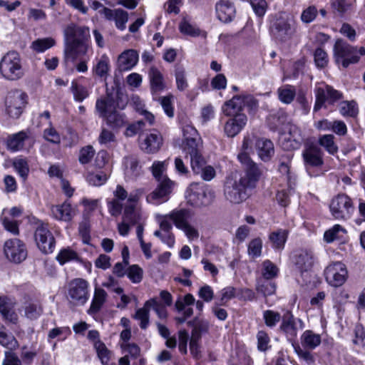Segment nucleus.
Masks as SVG:
<instances>
[{"label": "nucleus", "mask_w": 365, "mask_h": 365, "mask_svg": "<svg viewBox=\"0 0 365 365\" xmlns=\"http://www.w3.org/2000/svg\"><path fill=\"white\" fill-rule=\"evenodd\" d=\"M64 34V63L73 66L77 58L86 56L91 48L88 42L89 29L71 24L66 26Z\"/></svg>", "instance_id": "nucleus-1"}, {"label": "nucleus", "mask_w": 365, "mask_h": 365, "mask_svg": "<svg viewBox=\"0 0 365 365\" xmlns=\"http://www.w3.org/2000/svg\"><path fill=\"white\" fill-rule=\"evenodd\" d=\"M240 159L245 172V175L238 180L229 178L225 185V196L232 203H240L247 197V189L255 186L261 174L260 170H257L255 168L253 170V168L250 167L247 157L242 155Z\"/></svg>", "instance_id": "nucleus-2"}, {"label": "nucleus", "mask_w": 365, "mask_h": 365, "mask_svg": "<svg viewBox=\"0 0 365 365\" xmlns=\"http://www.w3.org/2000/svg\"><path fill=\"white\" fill-rule=\"evenodd\" d=\"M25 68L20 54L15 51H9L0 60V74L7 81H14L22 78Z\"/></svg>", "instance_id": "nucleus-3"}, {"label": "nucleus", "mask_w": 365, "mask_h": 365, "mask_svg": "<svg viewBox=\"0 0 365 365\" xmlns=\"http://www.w3.org/2000/svg\"><path fill=\"white\" fill-rule=\"evenodd\" d=\"M96 109L100 117L105 118L107 124L113 128L122 127L127 123L125 115L115 109V102L110 96L98 99Z\"/></svg>", "instance_id": "nucleus-4"}, {"label": "nucleus", "mask_w": 365, "mask_h": 365, "mask_svg": "<svg viewBox=\"0 0 365 365\" xmlns=\"http://www.w3.org/2000/svg\"><path fill=\"white\" fill-rule=\"evenodd\" d=\"M365 54V48L361 47L359 50L349 45L342 39H337L334 46V56L337 63H341L344 68L348 67L351 63L358 62L360 56Z\"/></svg>", "instance_id": "nucleus-5"}, {"label": "nucleus", "mask_w": 365, "mask_h": 365, "mask_svg": "<svg viewBox=\"0 0 365 365\" xmlns=\"http://www.w3.org/2000/svg\"><path fill=\"white\" fill-rule=\"evenodd\" d=\"M215 195L214 190L208 185L200 183H192L186 191L187 203L196 207L210 205Z\"/></svg>", "instance_id": "nucleus-6"}, {"label": "nucleus", "mask_w": 365, "mask_h": 365, "mask_svg": "<svg viewBox=\"0 0 365 365\" xmlns=\"http://www.w3.org/2000/svg\"><path fill=\"white\" fill-rule=\"evenodd\" d=\"M192 216L191 211L186 208L175 209L168 213L175 227L182 231L189 240L199 237L198 230L190 223Z\"/></svg>", "instance_id": "nucleus-7"}, {"label": "nucleus", "mask_w": 365, "mask_h": 365, "mask_svg": "<svg viewBox=\"0 0 365 365\" xmlns=\"http://www.w3.org/2000/svg\"><path fill=\"white\" fill-rule=\"evenodd\" d=\"M28 103L27 94L19 89L7 93L4 100V111L12 118H18Z\"/></svg>", "instance_id": "nucleus-8"}, {"label": "nucleus", "mask_w": 365, "mask_h": 365, "mask_svg": "<svg viewBox=\"0 0 365 365\" xmlns=\"http://www.w3.org/2000/svg\"><path fill=\"white\" fill-rule=\"evenodd\" d=\"M329 207L332 216L339 220L351 218L355 210L352 199L346 194H339L334 197Z\"/></svg>", "instance_id": "nucleus-9"}, {"label": "nucleus", "mask_w": 365, "mask_h": 365, "mask_svg": "<svg viewBox=\"0 0 365 365\" xmlns=\"http://www.w3.org/2000/svg\"><path fill=\"white\" fill-rule=\"evenodd\" d=\"M316 101L314 106V111H318L323 106L334 105L343 98V94L340 91L335 90L331 86L327 84H319L314 90Z\"/></svg>", "instance_id": "nucleus-10"}, {"label": "nucleus", "mask_w": 365, "mask_h": 365, "mask_svg": "<svg viewBox=\"0 0 365 365\" xmlns=\"http://www.w3.org/2000/svg\"><path fill=\"white\" fill-rule=\"evenodd\" d=\"M89 283L82 278L71 280L68 287V297L76 305L85 304L89 299Z\"/></svg>", "instance_id": "nucleus-11"}, {"label": "nucleus", "mask_w": 365, "mask_h": 365, "mask_svg": "<svg viewBox=\"0 0 365 365\" xmlns=\"http://www.w3.org/2000/svg\"><path fill=\"white\" fill-rule=\"evenodd\" d=\"M270 30L276 39L285 41L294 34L295 24L292 19L281 16L273 22Z\"/></svg>", "instance_id": "nucleus-12"}, {"label": "nucleus", "mask_w": 365, "mask_h": 365, "mask_svg": "<svg viewBox=\"0 0 365 365\" xmlns=\"http://www.w3.org/2000/svg\"><path fill=\"white\" fill-rule=\"evenodd\" d=\"M4 252L6 257L14 263H20L27 257L26 245L17 238L6 240L4 242Z\"/></svg>", "instance_id": "nucleus-13"}, {"label": "nucleus", "mask_w": 365, "mask_h": 365, "mask_svg": "<svg viewBox=\"0 0 365 365\" xmlns=\"http://www.w3.org/2000/svg\"><path fill=\"white\" fill-rule=\"evenodd\" d=\"M35 241L39 250L44 254L52 253L55 248V239L48 226L41 222L36 229Z\"/></svg>", "instance_id": "nucleus-14"}, {"label": "nucleus", "mask_w": 365, "mask_h": 365, "mask_svg": "<svg viewBox=\"0 0 365 365\" xmlns=\"http://www.w3.org/2000/svg\"><path fill=\"white\" fill-rule=\"evenodd\" d=\"M324 274L327 282L336 287L341 286L346 282L348 275L346 266L340 262L329 264Z\"/></svg>", "instance_id": "nucleus-15"}, {"label": "nucleus", "mask_w": 365, "mask_h": 365, "mask_svg": "<svg viewBox=\"0 0 365 365\" xmlns=\"http://www.w3.org/2000/svg\"><path fill=\"white\" fill-rule=\"evenodd\" d=\"M304 327V322L299 318H295L292 312H287L282 316L279 330L284 333L287 338L292 340L297 336L299 330Z\"/></svg>", "instance_id": "nucleus-16"}, {"label": "nucleus", "mask_w": 365, "mask_h": 365, "mask_svg": "<svg viewBox=\"0 0 365 365\" xmlns=\"http://www.w3.org/2000/svg\"><path fill=\"white\" fill-rule=\"evenodd\" d=\"M43 307L40 300L34 297L25 296L21 312L22 316L29 320H36L43 314Z\"/></svg>", "instance_id": "nucleus-17"}, {"label": "nucleus", "mask_w": 365, "mask_h": 365, "mask_svg": "<svg viewBox=\"0 0 365 365\" xmlns=\"http://www.w3.org/2000/svg\"><path fill=\"white\" fill-rule=\"evenodd\" d=\"M173 182L170 179H164L159 182L158 187L146 197L147 202L160 205L166 202L168 196L172 192Z\"/></svg>", "instance_id": "nucleus-18"}, {"label": "nucleus", "mask_w": 365, "mask_h": 365, "mask_svg": "<svg viewBox=\"0 0 365 365\" xmlns=\"http://www.w3.org/2000/svg\"><path fill=\"white\" fill-rule=\"evenodd\" d=\"M228 117L229 119L225 123L224 131L227 137L233 138L244 129L247 123V117L245 114Z\"/></svg>", "instance_id": "nucleus-19"}, {"label": "nucleus", "mask_w": 365, "mask_h": 365, "mask_svg": "<svg viewBox=\"0 0 365 365\" xmlns=\"http://www.w3.org/2000/svg\"><path fill=\"white\" fill-rule=\"evenodd\" d=\"M215 11L217 19L223 23H230L235 17L236 9L229 0H220L216 3Z\"/></svg>", "instance_id": "nucleus-20"}, {"label": "nucleus", "mask_w": 365, "mask_h": 365, "mask_svg": "<svg viewBox=\"0 0 365 365\" xmlns=\"http://www.w3.org/2000/svg\"><path fill=\"white\" fill-rule=\"evenodd\" d=\"M150 91L153 96H158L167 88L163 74L156 67L152 66L148 71Z\"/></svg>", "instance_id": "nucleus-21"}, {"label": "nucleus", "mask_w": 365, "mask_h": 365, "mask_svg": "<svg viewBox=\"0 0 365 365\" xmlns=\"http://www.w3.org/2000/svg\"><path fill=\"white\" fill-rule=\"evenodd\" d=\"M16 302L6 297H0V314L2 318L14 324H17L19 316L15 311Z\"/></svg>", "instance_id": "nucleus-22"}, {"label": "nucleus", "mask_w": 365, "mask_h": 365, "mask_svg": "<svg viewBox=\"0 0 365 365\" xmlns=\"http://www.w3.org/2000/svg\"><path fill=\"white\" fill-rule=\"evenodd\" d=\"M284 133L292 137V140L289 143V141H287L286 138H284L282 148L287 150L298 149L303 141V138L299 128L296 125L289 123Z\"/></svg>", "instance_id": "nucleus-23"}, {"label": "nucleus", "mask_w": 365, "mask_h": 365, "mask_svg": "<svg viewBox=\"0 0 365 365\" xmlns=\"http://www.w3.org/2000/svg\"><path fill=\"white\" fill-rule=\"evenodd\" d=\"M51 212L53 218L63 222L71 221L76 215L75 208L68 201H65L61 205H52Z\"/></svg>", "instance_id": "nucleus-24"}, {"label": "nucleus", "mask_w": 365, "mask_h": 365, "mask_svg": "<svg viewBox=\"0 0 365 365\" xmlns=\"http://www.w3.org/2000/svg\"><path fill=\"white\" fill-rule=\"evenodd\" d=\"M182 132L184 138L183 151L187 148H197L200 147L201 138L197 130L190 124H185L182 127Z\"/></svg>", "instance_id": "nucleus-25"}, {"label": "nucleus", "mask_w": 365, "mask_h": 365, "mask_svg": "<svg viewBox=\"0 0 365 365\" xmlns=\"http://www.w3.org/2000/svg\"><path fill=\"white\" fill-rule=\"evenodd\" d=\"M303 158L307 166L319 167L323 165V151L315 145H311L303 152Z\"/></svg>", "instance_id": "nucleus-26"}, {"label": "nucleus", "mask_w": 365, "mask_h": 365, "mask_svg": "<svg viewBox=\"0 0 365 365\" xmlns=\"http://www.w3.org/2000/svg\"><path fill=\"white\" fill-rule=\"evenodd\" d=\"M293 262L301 273L308 272L314 264L313 253L308 250H301L294 255Z\"/></svg>", "instance_id": "nucleus-27"}, {"label": "nucleus", "mask_w": 365, "mask_h": 365, "mask_svg": "<svg viewBox=\"0 0 365 365\" xmlns=\"http://www.w3.org/2000/svg\"><path fill=\"white\" fill-rule=\"evenodd\" d=\"M255 148L259 158L264 162L270 160L274 153L273 143L264 138H258L256 140Z\"/></svg>", "instance_id": "nucleus-28"}, {"label": "nucleus", "mask_w": 365, "mask_h": 365, "mask_svg": "<svg viewBox=\"0 0 365 365\" xmlns=\"http://www.w3.org/2000/svg\"><path fill=\"white\" fill-rule=\"evenodd\" d=\"M244 101L242 96H235L226 101L222 106V110L226 116H235L242 113Z\"/></svg>", "instance_id": "nucleus-29"}, {"label": "nucleus", "mask_w": 365, "mask_h": 365, "mask_svg": "<svg viewBox=\"0 0 365 365\" xmlns=\"http://www.w3.org/2000/svg\"><path fill=\"white\" fill-rule=\"evenodd\" d=\"M185 157H190V166L192 171L198 175L199 172H202V168L206 165V160L201 154L200 147L197 148H187L186 151H183Z\"/></svg>", "instance_id": "nucleus-30"}, {"label": "nucleus", "mask_w": 365, "mask_h": 365, "mask_svg": "<svg viewBox=\"0 0 365 365\" xmlns=\"http://www.w3.org/2000/svg\"><path fill=\"white\" fill-rule=\"evenodd\" d=\"M138 58V53L134 49L123 51L118 59L119 68L123 71L132 69L137 64Z\"/></svg>", "instance_id": "nucleus-31"}, {"label": "nucleus", "mask_w": 365, "mask_h": 365, "mask_svg": "<svg viewBox=\"0 0 365 365\" xmlns=\"http://www.w3.org/2000/svg\"><path fill=\"white\" fill-rule=\"evenodd\" d=\"M161 143L160 135L157 132L151 133L140 143V148L147 153H153L159 150Z\"/></svg>", "instance_id": "nucleus-32"}, {"label": "nucleus", "mask_w": 365, "mask_h": 365, "mask_svg": "<svg viewBox=\"0 0 365 365\" xmlns=\"http://www.w3.org/2000/svg\"><path fill=\"white\" fill-rule=\"evenodd\" d=\"M187 72L185 68L182 65H176L174 69V76L177 89L180 91H185L189 88Z\"/></svg>", "instance_id": "nucleus-33"}, {"label": "nucleus", "mask_w": 365, "mask_h": 365, "mask_svg": "<svg viewBox=\"0 0 365 365\" xmlns=\"http://www.w3.org/2000/svg\"><path fill=\"white\" fill-rule=\"evenodd\" d=\"M301 343L308 349H314L321 344V335L312 330H306L301 336Z\"/></svg>", "instance_id": "nucleus-34"}, {"label": "nucleus", "mask_w": 365, "mask_h": 365, "mask_svg": "<svg viewBox=\"0 0 365 365\" xmlns=\"http://www.w3.org/2000/svg\"><path fill=\"white\" fill-rule=\"evenodd\" d=\"M288 231L284 229L277 230L269 234V240L272 246L276 250H282L287 242Z\"/></svg>", "instance_id": "nucleus-35"}, {"label": "nucleus", "mask_w": 365, "mask_h": 365, "mask_svg": "<svg viewBox=\"0 0 365 365\" xmlns=\"http://www.w3.org/2000/svg\"><path fill=\"white\" fill-rule=\"evenodd\" d=\"M106 20L114 21L117 29L123 31L126 28V23L128 21V14L127 11L121 9H111V14L110 18H106Z\"/></svg>", "instance_id": "nucleus-36"}, {"label": "nucleus", "mask_w": 365, "mask_h": 365, "mask_svg": "<svg viewBox=\"0 0 365 365\" xmlns=\"http://www.w3.org/2000/svg\"><path fill=\"white\" fill-rule=\"evenodd\" d=\"M123 218L124 221L131 225H135L141 222L143 214L140 210L136 209L134 205H126Z\"/></svg>", "instance_id": "nucleus-37"}, {"label": "nucleus", "mask_w": 365, "mask_h": 365, "mask_svg": "<svg viewBox=\"0 0 365 365\" xmlns=\"http://www.w3.org/2000/svg\"><path fill=\"white\" fill-rule=\"evenodd\" d=\"M106 298L107 293L103 289L95 288L93 298L88 312L97 313L106 302Z\"/></svg>", "instance_id": "nucleus-38"}, {"label": "nucleus", "mask_w": 365, "mask_h": 365, "mask_svg": "<svg viewBox=\"0 0 365 365\" xmlns=\"http://www.w3.org/2000/svg\"><path fill=\"white\" fill-rule=\"evenodd\" d=\"M27 138L26 133L20 131L12 135H10L7 139V148L12 151H17L21 150L24 144V140Z\"/></svg>", "instance_id": "nucleus-39"}, {"label": "nucleus", "mask_w": 365, "mask_h": 365, "mask_svg": "<svg viewBox=\"0 0 365 365\" xmlns=\"http://www.w3.org/2000/svg\"><path fill=\"white\" fill-rule=\"evenodd\" d=\"M334 136L331 134L320 135L318 140L319 145L323 147L330 155H335L338 153L339 148L334 142Z\"/></svg>", "instance_id": "nucleus-40"}, {"label": "nucleus", "mask_w": 365, "mask_h": 365, "mask_svg": "<svg viewBox=\"0 0 365 365\" xmlns=\"http://www.w3.org/2000/svg\"><path fill=\"white\" fill-rule=\"evenodd\" d=\"M346 234V230L339 225H335L331 229L327 230L324 235V240L328 242H332L334 240H344Z\"/></svg>", "instance_id": "nucleus-41"}, {"label": "nucleus", "mask_w": 365, "mask_h": 365, "mask_svg": "<svg viewBox=\"0 0 365 365\" xmlns=\"http://www.w3.org/2000/svg\"><path fill=\"white\" fill-rule=\"evenodd\" d=\"M279 101L285 104L291 103L296 96V89L291 85H284L277 89Z\"/></svg>", "instance_id": "nucleus-42"}, {"label": "nucleus", "mask_w": 365, "mask_h": 365, "mask_svg": "<svg viewBox=\"0 0 365 365\" xmlns=\"http://www.w3.org/2000/svg\"><path fill=\"white\" fill-rule=\"evenodd\" d=\"M94 349L101 364L108 365L112 357V352L106 347V344L101 340H97L94 343Z\"/></svg>", "instance_id": "nucleus-43"}, {"label": "nucleus", "mask_w": 365, "mask_h": 365, "mask_svg": "<svg viewBox=\"0 0 365 365\" xmlns=\"http://www.w3.org/2000/svg\"><path fill=\"white\" fill-rule=\"evenodd\" d=\"M252 143L253 140L252 137L250 135L245 136L242 145V152L239 153L237 158L241 163L240 156L242 155H245L247 157V160H249V163L247 164H250V167H253V168H255L257 170H259L257 165L250 158L249 155V153L252 150Z\"/></svg>", "instance_id": "nucleus-44"}, {"label": "nucleus", "mask_w": 365, "mask_h": 365, "mask_svg": "<svg viewBox=\"0 0 365 365\" xmlns=\"http://www.w3.org/2000/svg\"><path fill=\"white\" fill-rule=\"evenodd\" d=\"M110 70V60L107 55L103 54L93 68L95 73L101 77H106Z\"/></svg>", "instance_id": "nucleus-45"}, {"label": "nucleus", "mask_w": 365, "mask_h": 365, "mask_svg": "<svg viewBox=\"0 0 365 365\" xmlns=\"http://www.w3.org/2000/svg\"><path fill=\"white\" fill-rule=\"evenodd\" d=\"M0 344L11 351L16 349L19 346L16 338L4 330H0Z\"/></svg>", "instance_id": "nucleus-46"}, {"label": "nucleus", "mask_w": 365, "mask_h": 365, "mask_svg": "<svg viewBox=\"0 0 365 365\" xmlns=\"http://www.w3.org/2000/svg\"><path fill=\"white\" fill-rule=\"evenodd\" d=\"M55 43V40L51 37L38 38L32 42L31 48L37 53H42L53 47Z\"/></svg>", "instance_id": "nucleus-47"}, {"label": "nucleus", "mask_w": 365, "mask_h": 365, "mask_svg": "<svg viewBox=\"0 0 365 365\" xmlns=\"http://www.w3.org/2000/svg\"><path fill=\"white\" fill-rule=\"evenodd\" d=\"M145 306L150 307V309L152 308L160 319H165L168 317L166 307L157 298H152L146 301Z\"/></svg>", "instance_id": "nucleus-48"}, {"label": "nucleus", "mask_w": 365, "mask_h": 365, "mask_svg": "<svg viewBox=\"0 0 365 365\" xmlns=\"http://www.w3.org/2000/svg\"><path fill=\"white\" fill-rule=\"evenodd\" d=\"M150 307L145 306V303L142 308L136 310L134 314V319L139 321V326L142 329H145L149 325V314Z\"/></svg>", "instance_id": "nucleus-49"}, {"label": "nucleus", "mask_w": 365, "mask_h": 365, "mask_svg": "<svg viewBox=\"0 0 365 365\" xmlns=\"http://www.w3.org/2000/svg\"><path fill=\"white\" fill-rule=\"evenodd\" d=\"M339 112L343 116L355 117L358 114V107L355 101H343L339 106Z\"/></svg>", "instance_id": "nucleus-50"}, {"label": "nucleus", "mask_w": 365, "mask_h": 365, "mask_svg": "<svg viewBox=\"0 0 365 365\" xmlns=\"http://www.w3.org/2000/svg\"><path fill=\"white\" fill-rule=\"evenodd\" d=\"M282 317L280 313L274 310H265L263 312V319L267 327L273 328L282 320Z\"/></svg>", "instance_id": "nucleus-51"}, {"label": "nucleus", "mask_w": 365, "mask_h": 365, "mask_svg": "<svg viewBox=\"0 0 365 365\" xmlns=\"http://www.w3.org/2000/svg\"><path fill=\"white\" fill-rule=\"evenodd\" d=\"M262 240L259 237L252 240L247 246V253L250 257L255 259L261 256Z\"/></svg>", "instance_id": "nucleus-52"}, {"label": "nucleus", "mask_w": 365, "mask_h": 365, "mask_svg": "<svg viewBox=\"0 0 365 365\" xmlns=\"http://www.w3.org/2000/svg\"><path fill=\"white\" fill-rule=\"evenodd\" d=\"M5 213L6 210H4L3 215H5ZM1 220L6 231L14 235H18L19 234V223L16 220L6 215H3Z\"/></svg>", "instance_id": "nucleus-53"}, {"label": "nucleus", "mask_w": 365, "mask_h": 365, "mask_svg": "<svg viewBox=\"0 0 365 365\" xmlns=\"http://www.w3.org/2000/svg\"><path fill=\"white\" fill-rule=\"evenodd\" d=\"M314 59L317 68H324L329 63V57L327 52L322 48H317L314 52Z\"/></svg>", "instance_id": "nucleus-54"}, {"label": "nucleus", "mask_w": 365, "mask_h": 365, "mask_svg": "<svg viewBox=\"0 0 365 365\" xmlns=\"http://www.w3.org/2000/svg\"><path fill=\"white\" fill-rule=\"evenodd\" d=\"M278 268L270 260H265L262 264V276L266 279L275 277L278 274Z\"/></svg>", "instance_id": "nucleus-55"}, {"label": "nucleus", "mask_w": 365, "mask_h": 365, "mask_svg": "<svg viewBox=\"0 0 365 365\" xmlns=\"http://www.w3.org/2000/svg\"><path fill=\"white\" fill-rule=\"evenodd\" d=\"M126 274L133 283H139L143 279V271L137 264L130 266L126 271Z\"/></svg>", "instance_id": "nucleus-56"}, {"label": "nucleus", "mask_w": 365, "mask_h": 365, "mask_svg": "<svg viewBox=\"0 0 365 365\" xmlns=\"http://www.w3.org/2000/svg\"><path fill=\"white\" fill-rule=\"evenodd\" d=\"M257 349L260 351H266L271 348L270 339L264 331H259L257 334Z\"/></svg>", "instance_id": "nucleus-57"}, {"label": "nucleus", "mask_w": 365, "mask_h": 365, "mask_svg": "<svg viewBox=\"0 0 365 365\" xmlns=\"http://www.w3.org/2000/svg\"><path fill=\"white\" fill-rule=\"evenodd\" d=\"M86 180L91 185L101 186L106 183L108 176L105 173L100 171L96 173H89L86 177Z\"/></svg>", "instance_id": "nucleus-58"}, {"label": "nucleus", "mask_w": 365, "mask_h": 365, "mask_svg": "<svg viewBox=\"0 0 365 365\" xmlns=\"http://www.w3.org/2000/svg\"><path fill=\"white\" fill-rule=\"evenodd\" d=\"M14 167L19 175L26 180L29 174V165L26 160L24 158H16L14 160Z\"/></svg>", "instance_id": "nucleus-59"}, {"label": "nucleus", "mask_w": 365, "mask_h": 365, "mask_svg": "<svg viewBox=\"0 0 365 365\" xmlns=\"http://www.w3.org/2000/svg\"><path fill=\"white\" fill-rule=\"evenodd\" d=\"M125 175L130 178H134L140 174V166L138 162L133 158L127 160L126 161Z\"/></svg>", "instance_id": "nucleus-60"}, {"label": "nucleus", "mask_w": 365, "mask_h": 365, "mask_svg": "<svg viewBox=\"0 0 365 365\" xmlns=\"http://www.w3.org/2000/svg\"><path fill=\"white\" fill-rule=\"evenodd\" d=\"M249 1L257 16L262 17L265 14L267 9V4L265 0H249Z\"/></svg>", "instance_id": "nucleus-61"}, {"label": "nucleus", "mask_w": 365, "mask_h": 365, "mask_svg": "<svg viewBox=\"0 0 365 365\" xmlns=\"http://www.w3.org/2000/svg\"><path fill=\"white\" fill-rule=\"evenodd\" d=\"M181 33L191 36H197L200 35V30L190 24L186 19H183L179 26Z\"/></svg>", "instance_id": "nucleus-62"}, {"label": "nucleus", "mask_w": 365, "mask_h": 365, "mask_svg": "<svg viewBox=\"0 0 365 365\" xmlns=\"http://www.w3.org/2000/svg\"><path fill=\"white\" fill-rule=\"evenodd\" d=\"M165 169V162L157 161L154 162L152 166V172L154 177L157 179V180L160 182V181L164 179H168L165 175H163V172Z\"/></svg>", "instance_id": "nucleus-63"}, {"label": "nucleus", "mask_w": 365, "mask_h": 365, "mask_svg": "<svg viewBox=\"0 0 365 365\" xmlns=\"http://www.w3.org/2000/svg\"><path fill=\"white\" fill-rule=\"evenodd\" d=\"M154 235L160 239L163 243L166 244L169 247H173L175 245V235L172 231L162 232L155 231Z\"/></svg>", "instance_id": "nucleus-64"}]
</instances>
